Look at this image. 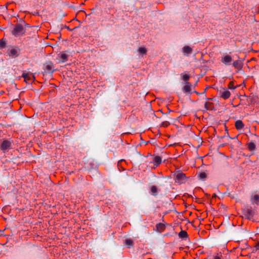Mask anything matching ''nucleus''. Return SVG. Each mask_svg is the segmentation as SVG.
Instances as JSON below:
<instances>
[{"label":"nucleus","instance_id":"1","mask_svg":"<svg viewBox=\"0 0 259 259\" xmlns=\"http://www.w3.org/2000/svg\"><path fill=\"white\" fill-rule=\"evenodd\" d=\"M26 30L24 26L21 24H16L12 31V34L16 37H18L23 35L25 33Z\"/></svg>","mask_w":259,"mask_h":259},{"label":"nucleus","instance_id":"2","mask_svg":"<svg viewBox=\"0 0 259 259\" xmlns=\"http://www.w3.org/2000/svg\"><path fill=\"white\" fill-rule=\"evenodd\" d=\"M174 177L176 183L179 184L184 183L187 179L186 175L180 170L176 171L174 174Z\"/></svg>","mask_w":259,"mask_h":259},{"label":"nucleus","instance_id":"3","mask_svg":"<svg viewBox=\"0 0 259 259\" xmlns=\"http://www.w3.org/2000/svg\"><path fill=\"white\" fill-rule=\"evenodd\" d=\"M12 143L10 141L4 140L0 145V149L4 152L11 148Z\"/></svg>","mask_w":259,"mask_h":259},{"label":"nucleus","instance_id":"4","mask_svg":"<svg viewBox=\"0 0 259 259\" xmlns=\"http://www.w3.org/2000/svg\"><path fill=\"white\" fill-rule=\"evenodd\" d=\"M185 86L183 88V92L186 94L191 95L193 92L192 91V85L188 81L184 82Z\"/></svg>","mask_w":259,"mask_h":259},{"label":"nucleus","instance_id":"5","mask_svg":"<svg viewBox=\"0 0 259 259\" xmlns=\"http://www.w3.org/2000/svg\"><path fill=\"white\" fill-rule=\"evenodd\" d=\"M69 55L65 52H61L58 55L59 62L64 63L68 60Z\"/></svg>","mask_w":259,"mask_h":259},{"label":"nucleus","instance_id":"6","mask_svg":"<svg viewBox=\"0 0 259 259\" xmlns=\"http://www.w3.org/2000/svg\"><path fill=\"white\" fill-rule=\"evenodd\" d=\"M44 70L47 73H53L55 70L54 68L53 63L50 61L47 62L44 65Z\"/></svg>","mask_w":259,"mask_h":259},{"label":"nucleus","instance_id":"7","mask_svg":"<svg viewBox=\"0 0 259 259\" xmlns=\"http://www.w3.org/2000/svg\"><path fill=\"white\" fill-rule=\"evenodd\" d=\"M22 76L27 83L32 82V81L34 79V76L31 73L29 74L24 73L22 75Z\"/></svg>","mask_w":259,"mask_h":259},{"label":"nucleus","instance_id":"8","mask_svg":"<svg viewBox=\"0 0 259 259\" xmlns=\"http://www.w3.org/2000/svg\"><path fill=\"white\" fill-rule=\"evenodd\" d=\"M232 59L231 56L229 55L223 56L221 59L222 62L226 65H231Z\"/></svg>","mask_w":259,"mask_h":259},{"label":"nucleus","instance_id":"9","mask_svg":"<svg viewBox=\"0 0 259 259\" xmlns=\"http://www.w3.org/2000/svg\"><path fill=\"white\" fill-rule=\"evenodd\" d=\"M232 65L234 68L240 70L242 68L243 63L242 60L239 58L238 60L234 61Z\"/></svg>","mask_w":259,"mask_h":259},{"label":"nucleus","instance_id":"10","mask_svg":"<svg viewBox=\"0 0 259 259\" xmlns=\"http://www.w3.org/2000/svg\"><path fill=\"white\" fill-rule=\"evenodd\" d=\"M192 51V49L188 46H184L182 49V52L186 56H189Z\"/></svg>","mask_w":259,"mask_h":259},{"label":"nucleus","instance_id":"11","mask_svg":"<svg viewBox=\"0 0 259 259\" xmlns=\"http://www.w3.org/2000/svg\"><path fill=\"white\" fill-rule=\"evenodd\" d=\"M220 94L221 97L224 99L229 98L231 95L230 92L229 91L226 90H224V91L222 92L221 91Z\"/></svg>","mask_w":259,"mask_h":259},{"label":"nucleus","instance_id":"12","mask_svg":"<svg viewBox=\"0 0 259 259\" xmlns=\"http://www.w3.org/2000/svg\"><path fill=\"white\" fill-rule=\"evenodd\" d=\"M245 214L248 217V219H250L254 215V211L251 208H247L245 210Z\"/></svg>","mask_w":259,"mask_h":259},{"label":"nucleus","instance_id":"13","mask_svg":"<svg viewBox=\"0 0 259 259\" xmlns=\"http://www.w3.org/2000/svg\"><path fill=\"white\" fill-rule=\"evenodd\" d=\"M9 54L12 57H17L18 55V52L17 49H12L10 50Z\"/></svg>","mask_w":259,"mask_h":259},{"label":"nucleus","instance_id":"14","mask_svg":"<svg viewBox=\"0 0 259 259\" xmlns=\"http://www.w3.org/2000/svg\"><path fill=\"white\" fill-rule=\"evenodd\" d=\"M235 127L237 130H241L244 126V124L240 120H238L235 122Z\"/></svg>","mask_w":259,"mask_h":259},{"label":"nucleus","instance_id":"15","mask_svg":"<svg viewBox=\"0 0 259 259\" xmlns=\"http://www.w3.org/2000/svg\"><path fill=\"white\" fill-rule=\"evenodd\" d=\"M251 202L253 204H258L259 203V196L258 195H254L251 199Z\"/></svg>","mask_w":259,"mask_h":259},{"label":"nucleus","instance_id":"16","mask_svg":"<svg viewBox=\"0 0 259 259\" xmlns=\"http://www.w3.org/2000/svg\"><path fill=\"white\" fill-rule=\"evenodd\" d=\"M161 158L159 156H155L153 159V162L156 165H159L161 163Z\"/></svg>","mask_w":259,"mask_h":259},{"label":"nucleus","instance_id":"17","mask_svg":"<svg viewBox=\"0 0 259 259\" xmlns=\"http://www.w3.org/2000/svg\"><path fill=\"white\" fill-rule=\"evenodd\" d=\"M179 237L182 239H186L188 237L187 233L185 231L182 230L179 233Z\"/></svg>","mask_w":259,"mask_h":259},{"label":"nucleus","instance_id":"18","mask_svg":"<svg viewBox=\"0 0 259 259\" xmlns=\"http://www.w3.org/2000/svg\"><path fill=\"white\" fill-rule=\"evenodd\" d=\"M138 51L143 56L146 54L147 49L144 47H140L138 49Z\"/></svg>","mask_w":259,"mask_h":259},{"label":"nucleus","instance_id":"19","mask_svg":"<svg viewBox=\"0 0 259 259\" xmlns=\"http://www.w3.org/2000/svg\"><path fill=\"white\" fill-rule=\"evenodd\" d=\"M151 194L153 196H156L157 195V188L155 186L151 187Z\"/></svg>","mask_w":259,"mask_h":259},{"label":"nucleus","instance_id":"20","mask_svg":"<svg viewBox=\"0 0 259 259\" xmlns=\"http://www.w3.org/2000/svg\"><path fill=\"white\" fill-rule=\"evenodd\" d=\"M125 244L128 248L131 247L133 245V241L131 239H127L125 240Z\"/></svg>","mask_w":259,"mask_h":259},{"label":"nucleus","instance_id":"21","mask_svg":"<svg viewBox=\"0 0 259 259\" xmlns=\"http://www.w3.org/2000/svg\"><path fill=\"white\" fill-rule=\"evenodd\" d=\"M212 103L210 102H206L204 104V108L206 110H212Z\"/></svg>","mask_w":259,"mask_h":259},{"label":"nucleus","instance_id":"22","mask_svg":"<svg viewBox=\"0 0 259 259\" xmlns=\"http://www.w3.org/2000/svg\"><path fill=\"white\" fill-rule=\"evenodd\" d=\"M248 149L251 151L254 150L255 149V145L254 143L250 142L248 144Z\"/></svg>","mask_w":259,"mask_h":259},{"label":"nucleus","instance_id":"23","mask_svg":"<svg viewBox=\"0 0 259 259\" xmlns=\"http://www.w3.org/2000/svg\"><path fill=\"white\" fill-rule=\"evenodd\" d=\"M199 178L200 180H204L206 178V174L204 172H202L199 175Z\"/></svg>","mask_w":259,"mask_h":259},{"label":"nucleus","instance_id":"24","mask_svg":"<svg viewBox=\"0 0 259 259\" xmlns=\"http://www.w3.org/2000/svg\"><path fill=\"white\" fill-rule=\"evenodd\" d=\"M183 77V79L185 81V82L188 81V80L190 78V75L188 74H181Z\"/></svg>","mask_w":259,"mask_h":259},{"label":"nucleus","instance_id":"25","mask_svg":"<svg viewBox=\"0 0 259 259\" xmlns=\"http://www.w3.org/2000/svg\"><path fill=\"white\" fill-rule=\"evenodd\" d=\"M6 46V42L5 41L2 39L0 40V49H3L5 48Z\"/></svg>","mask_w":259,"mask_h":259},{"label":"nucleus","instance_id":"26","mask_svg":"<svg viewBox=\"0 0 259 259\" xmlns=\"http://www.w3.org/2000/svg\"><path fill=\"white\" fill-rule=\"evenodd\" d=\"M222 255L221 254L219 255V254H218L217 255H214L213 257V259H222Z\"/></svg>","mask_w":259,"mask_h":259},{"label":"nucleus","instance_id":"27","mask_svg":"<svg viewBox=\"0 0 259 259\" xmlns=\"http://www.w3.org/2000/svg\"><path fill=\"white\" fill-rule=\"evenodd\" d=\"M255 248H256V250H259V243H257L256 246H255Z\"/></svg>","mask_w":259,"mask_h":259},{"label":"nucleus","instance_id":"28","mask_svg":"<svg viewBox=\"0 0 259 259\" xmlns=\"http://www.w3.org/2000/svg\"><path fill=\"white\" fill-rule=\"evenodd\" d=\"M235 88H236V87H234V86H230L229 87V89H233H233H235Z\"/></svg>","mask_w":259,"mask_h":259},{"label":"nucleus","instance_id":"29","mask_svg":"<svg viewBox=\"0 0 259 259\" xmlns=\"http://www.w3.org/2000/svg\"><path fill=\"white\" fill-rule=\"evenodd\" d=\"M162 226H163V225L161 223H159L156 225L157 227H158L159 226L161 227Z\"/></svg>","mask_w":259,"mask_h":259},{"label":"nucleus","instance_id":"30","mask_svg":"<svg viewBox=\"0 0 259 259\" xmlns=\"http://www.w3.org/2000/svg\"><path fill=\"white\" fill-rule=\"evenodd\" d=\"M206 99L208 100H210V98H206Z\"/></svg>","mask_w":259,"mask_h":259},{"label":"nucleus","instance_id":"31","mask_svg":"<svg viewBox=\"0 0 259 259\" xmlns=\"http://www.w3.org/2000/svg\"><path fill=\"white\" fill-rule=\"evenodd\" d=\"M26 26L27 27H29V25H28V24H26Z\"/></svg>","mask_w":259,"mask_h":259}]
</instances>
